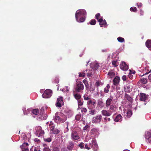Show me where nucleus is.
Masks as SVG:
<instances>
[{
    "label": "nucleus",
    "mask_w": 151,
    "mask_h": 151,
    "mask_svg": "<svg viewBox=\"0 0 151 151\" xmlns=\"http://www.w3.org/2000/svg\"><path fill=\"white\" fill-rule=\"evenodd\" d=\"M94 74V71L93 70H89L88 72L87 73V76L88 77H91Z\"/></svg>",
    "instance_id": "35"
},
{
    "label": "nucleus",
    "mask_w": 151,
    "mask_h": 151,
    "mask_svg": "<svg viewBox=\"0 0 151 151\" xmlns=\"http://www.w3.org/2000/svg\"><path fill=\"white\" fill-rule=\"evenodd\" d=\"M110 88V86L109 84H108L106 87H105L104 89V92L105 93H107L109 92V89Z\"/></svg>",
    "instance_id": "34"
},
{
    "label": "nucleus",
    "mask_w": 151,
    "mask_h": 151,
    "mask_svg": "<svg viewBox=\"0 0 151 151\" xmlns=\"http://www.w3.org/2000/svg\"><path fill=\"white\" fill-rule=\"evenodd\" d=\"M79 76L80 77H84L85 73L83 72L82 73H79Z\"/></svg>",
    "instance_id": "56"
},
{
    "label": "nucleus",
    "mask_w": 151,
    "mask_h": 151,
    "mask_svg": "<svg viewBox=\"0 0 151 151\" xmlns=\"http://www.w3.org/2000/svg\"><path fill=\"white\" fill-rule=\"evenodd\" d=\"M34 150V151H40V148L38 147H35L32 146L30 149V151H33V150Z\"/></svg>",
    "instance_id": "39"
},
{
    "label": "nucleus",
    "mask_w": 151,
    "mask_h": 151,
    "mask_svg": "<svg viewBox=\"0 0 151 151\" xmlns=\"http://www.w3.org/2000/svg\"><path fill=\"white\" fill-rule=\"evenodd\" d=\"M151 71V70H150L149 67L148 66H146L144 67V68L142 70V72L143 73L142 75L141 74H139V76H143L149 73H150Z\"/></svg>",
    "instance_id": "11"
},
{
    "label": "nucleus",
    "mask_w": 151,
    "mask_h": 151,
    "mask_svg": "<svg viewBox=\"0 0 151 151\" xmlns=\"http://www.w3.org/2000/svg\"><path fill=\"white\" fill-rule=\"evenodd\" d=\"M102 116L101 115H98L93 117L92 121L93 123L95 124L99 123L102 119Z\"/></svg>",
    "instance_id": "9"
},
{
    "label": "nucleus",
    "mask_w": 151,
    "mask_h": 151,
    "mask_svg": "<svg viewBox=\"0 0 151 151\" xmlns=\"http://www.w3.org/2000/svg\"><path fill=\"white\" fill-rule=\"evenodd\" d=\"M89 126L86 125L85 127H83V130H86L88 129V128H89Z\"/></svg>",
    "instance_id": "58"
},
{
    "label": "nucleus",
    "mask_w": 151,
    "mask_h": 151,
    "mask_svg": "<svg viewBox=\"0 0 151 151\" xmlns=\"http://www.w3.org/2000/svg\"><path fill=\"white\" fill-rule=\"evenodd\" d=\"M74 96L75 99L78 100L80 99L81 97V95L78 93L74 94Z\"/></svg>",
    "instance_id": "40"
},
{
    "label": "nucleus",
    "mask_w": 151,
    "mask_h": 151,
    "mask_svg": "<svg viewBox=\"0 0 151 151\" xmlns=\"http://www.w3.org/2000/svg\"><path fill=\"white\" fill-rule=\"evenodd\" d=\"M132 114V111L130 109H124V115L126 118H129Z\"/></svg>",
    "instance_id": "8"
},
{
    "label": "nucleus",
    "mask_w": 151,
    "mask_h": 151,
    "mask_svg": "<svg viewBox=\"0 0 151 151\" xmlns=\"http://www.w3.org/2000/svg\"><path fill=\"white\" fill-rule=\"evenodd\" d=\"M52 94L51 90L50 89H47L45 91L42 96L43 98H48L51 96Z\"/></svg>",
    "instance_id": "7"
},
{
    "label": "nucleus",
    "mask_w": 151,
    "mask_h": 151,
    "mask_svg": "<svg viewBox=\"0 0 151 151\" xmlns=\"http://www.w3.org/2000/svg\"><path fill=\"white\" fill-rule=\"evenodd\" d=\"M44 134V132L42 130L41 127L40 126H38L35 132L36 135L38 137H40L43 136Z\"/></svg>",
    "instance_id": "10"
},
{
    "label": "nucleus",
    "mask_w": 151,
    "mask_h": 151,
    "mask_svg": "<svg viewBox=\"0 0 151 151\" xmlns=\"http://www.w3.org/2000/svg\"><path fill=\"white\" fill-rule=\"evenodd\" d=\"M44 140L45 142H50L52 140V139L50 137H48L47 138H44Z\"/></svg>",
    "instance_id": "50"
},
{
    "label": "nucleus",
    "mask_w": 151,
    "mask_h": 151,
    "mask_svg": "<svg viewBox=\"0 0 151 151\" xmlns=\"http://www.w3.org/2000/svg\"><path fill=\"white\" fill-rule=\"evenodd\" d=\"M89 114L93 115L96 114V111L95 110H91L89 112Z\"/></svg>",
    "instance_id": "52"
},
{
    "label": "nucleus",
    "mask_w": 151,
    "mask_h": 151,
    "mask_svg": "<svg viewBox=\"0 0 151 151\" xmlns=\"http://www.w3.org/2000/svg\"><path fill=\"white\" fill-rule=\"evenodd\" d=\"M84 86L81 82H79L77 83V86L76 88L77 91L78 92H81L83 89Z\"/></svg>",
    "instance_id": "13"
},
{
    "label": "nucleus",
    "mask_w": 151,
    "mask_h": 151,
    "mask_svg": "<svg viewBox=\"0 0 151 151\" xmlns=\"http://www.w3.org/2000/svg\"><path fill=\"white\" fill-rule=\"evenodd\" d=\"M112 64L114 67H116L118 66L119 63L117 61L114 60L112 62Z\"/></svg>",
    "instance_id": "42"
},
{
    "label": "nucleus",
    "mask_w": 151,
    "mask_h": 151,
    "mask_svg": "<svg viewBox=\"0 0 151 151\" xmlns=\"http://www.w3.org/2000/svg\"><path fill=\"white\" fill-rule=\"evenodd\" d=\"M90 133L92 136L97 137L99 134V129L96 128H94L91 129Z\"/></svg>",
    "instance_id": "6"
},
{
    "label": "nucleus",
    "mask_w": 151,
    "mask_h": 151,
    "mask_svg": "<svg viewBox=\"0 0 151 151\" xmlns=\"http://www.w3.org/2000/svg\"><path fill=\"white\" fill-rule=\"evenodd\" d=\"M64 112L66 114V116H68V117H71L73 114V112L68 108L65 109Z\"/></svg>",
    "instance_id": "18"
},
{
    "label": "nucleus",
    "mask_w": 151,
    "mask_h": 151,
    "mask_svg": "<svg viewBox=\"0 0 151 151\" xmlns=\"http://www.w3.org/2000/svg\"><path fill=\"white\" fill-rule=\"evenodd\" d=\"M120 69L124 70L127 71L129 68L128 65L126 64L124 62H122L120 65Z\"/></svg>",
    "instance_id": "14"
},
{
    "label": "nucleus",
    "mask_w": 151,
    "mask_h": 151,
    "mask_svg": "<svg viewBox=\"0 0 151 151\" xmlns=\"http://www.w3.org/2000/svg\"><path fill=\"white\" fill-rule=\"evenodd\" d=\"M144 12L141 9L140 10V14L141 15H143L144 14Z\"/></svg>",
    "instance_id": "62"
},
{
    "label": "nucleus",
    "mask_w": 151,
    "mask_h": 151,
    "mask_svg": "<svg viewBox=\"0 0 151 151\" xmlns=\"http://www.w3.org/2000/svg\"><path fill=\"white\" fill-rule=\"evenodd\" d=\"M131 74H129L128 75V77L130 79H132L133 77V76L131 75Z\"/></svg>",
    "instance_id": "63"
},
{
    "label": "nucleus",
    "mask_w": 151,
    "mask_h": 151,
    "mask_svg": "<svg viewBox=\"0 0 151 151\" xmlns=\"http://www.w3.org/2000/svg\"><path fill=\"white\" fill-rule=\"evenodd\" d=\"M90 67L93 70H96L99 67V63L97 62H94L90 64Z\"/></svg>",
    "instance_id": "19"
},
{
    "label": "nucleus",
    "mask_w": 151,
    "mask_h": 151,
    "mask_svg": "<svg viewBox=\"0 0 151 151\" xmlns=\"http://www.w3.org/2000/svg\"><path fill=\"white\" fill-rule=\"evenodd\" d=\"M83 82L85 84L86 87H87V86L88 85V82L87 81L85 80H84L83 81Z\"/></svg>",
    "instance_id": "57"
},
{
    "label": "nucleus",
    "mask_w": 151,
    "mask_h": 151,
    "mask_svg": "<svg viewBox=\"0 0 151 151\" xmlns=\"http://www.w3.org/2000/svg\"><path fill=\"white\" fill-rule=\"evenodd\" d=\"M104 104L103 102L100 100H98V105L100 107H102L104 106Z\"/></svg>",
    "instance_id": "37"
},
{
    "label": "nucleus",
    "mask_w": 151,
    "mask_h": 151,
    "mask_svg": "<svg viewBox=\"0 0 151 151\" xmlns=\"http://www.w3.org/2000/svg\"><path fill=\"white\" fill-rule=\"evenodd\" d=\"M147 96L145 93H141L140 96V100L142 101H145L147 99Z\"/></svg>",
    "instance_id": "24"
},
{
    "label": "nucleus",
    "mask_w": 151,
    "mask_h": 151,
    "mask_svg": "<svg viewBox=\"0 0 151 151\" xmlns=\"http://www.w3.org/2000/svg\"><path fill=\"white\" fill-rule=\"evenodd\" d=\"M149 79L151 81V74H150L148 77Z\"/></svg>",
    "instance_id": "64"
},
{
    "label": "nucleus",
    "mask_w": 151,
    "mask_h": 151,
    "mask_svg": "<svg viewBox=\"0 0 151 151\" xmlns=\"http://www.w3.org/2000/svg\"><path fill=\"white\" fill-rule=\"evenodd\" d=\"M145 45L151 51V40H148L145 42Z\"/></svg>",
    "instance_id": "30"
},
{
    "label": "nucleus",
    "mask_w": 151,
    "mask_h": 151,
    "mask_svg": "<svg viewBox=\"0 0 151 151\" xmlns=\"http://www.w3.org/2000/svg\"><path fill=\"white\" fill-rule=\"evenodd\" d=\"M63 105V97L62 96H59L57 99V102L56 104V106L57 107H60Z\"/></svg>",
    "instance_id": "12"
},
{
    "label": "nucleus",
    "mask_w": 151,
    "mask_h": 151,
    "mask_svg": "<svg viewBox=\"0 0 151 151\" xmlns=\"http://www.w3.org/2000/svg\"><path fill=\"white\" fill-rule=\"evenodd\" d=\"M44 151H51V150L49 148L45 147L44 149Z\"/></svg>",
    "instance_id": "60"
},
{
    "label": "nucleus",
    "mask_w": 151,
    "mask_h": 151,
    "mask_svg": "<svg viewBox=\"0 0 151 151\" xmlns=\"http://www.w3.org/2000/svg\"><path fill=\"white\" fill-rule=\"evenodd\" d=\"M28 144L27 143H24L20 146L22 151H29L28 149Z\"/></svg>",
    "instance_id": "17"
},
{
    "label": "nucleus",
    "mask_w": 151,
    "mask_h": 151,
    "mask_svg": "<svg viewBox=\"0 0 151 151\" xmlns=\"http://www.w3.org/2000/svg\"><path fill=\"white\" fill-rule=\"evenodd\" d=\"M84 99L85 100H88L90 99V96L86 93L83 96Z\"/></svg>",
    "instance_id": "36"
},
{
    "label": "nucleus",
    "mask_w": 151,
    "mask_h": 151,
    "mask_svg": "<svg viewBox=\"0 0 151 151\" xmlns=\"http://www.w3.org/2000/svg\"><path fill=\"white\" fill-rule=\"evenodd\" d=\"M120 80L119 77L118 76H116L115 78L113 80V81L114 84L116 86L118 85Z\"/></svg>",
    "instance_id": "26"
},
{
    "label": "nucleus",
    "mask_w": 151,
    "mask_h": 151,
    "mask_svg": "<svg viewBox=\"0 0 151 151\" xmlns=\"http://www.w3.org/2000/svg\"><path fill=\"white\" fill-rule=\"evenodd\" d=\"M74 146L73 142L72 141L69 142L67 145V148L70 150H72Z\"/></svg>",
    "instance_id": "32"
},
{
    "label": "nucleus",
    "mask_w": 151,
    "mask_h": 151,
    "mask_svg": "<svg viewBox=\"0 0 151 151\" xmlns=\"http://www.w3.org/2000/svg\"><path fill=\"white\" fill-rule=\"evenodd\" d=\"M71 137L73 140H78L79 138L77 133L75 131L72 132Z\"/></svg>",
    "instance_id": "20"
},
{
    "label": "nucleus",
    "mask_w": 151,
    "mask_h": 151,
    "mask_svg": "<svg viewBox=\"0 0 151 151\" xmlns=\"http://www.w3.org/2000/svg\"><path fill=\"white\" fill-rule=\"evenodd\" d=\"M130 10L132 12H136L137 10V8L135 7H132L130 8Z\"/></svg>",
    "instance_id": "48"
},
{
    "label": "nucleus",
    "mask_w": 151,
    "mask_h": 151,
    "mask_svg": "<svg viewBox=\"0 0 151 151\" xmlns=\"http://www.w3.org/2000/svg\"><path fill=\"white\" fill-rule=\"evenodd\" d=\"M113 101V97L111 96H110L107 99L106 101V107H108L112 104Z\"/></svg>",
    "instance_id": "21"
},
{
    "label": "nucleus",
    "mask_w": 151,
    "mask_h": 151,
    "mask_svg": "<svg viewBox=\"0 0 151 151\" xmlns=\"http://www.w3.org/2000/svg\"><path fill=\"white\" fill-rule=\"evenodd\" d=\"M103 85V84L102 83L99 81H97L95 83V86L97 87L102 86Z\"/></svg>",
    "instance_id": "46"
},
{
    "label": "nucleus",
    "mask_w": 151,
    "mask_h": 151,
    "mask_svg": "<svg viewBox=\"0 0 151 151\" xmlns=\"http://www.w3.org/2000/svg\"><path fill=\"white\" fill-rule=\"evenodd\" d=\"M109 106V112H111V114L116 111V108L115 104H112L110 105Z\"/></svg>",
    "instance_id": "22"
},
{
    "label": "nucleus",
    "mask_w": 151,
    "mask_h": 151,
    "mask_svg": "<svg viewBox=\"0 0 151 151\" xmlns=\"http://www.w3.org/2000/svg\"><path fill=\"white\" fill-rule=\"evenodd\" d=\"M122 79L124 81H125L126 80V79H127V77H126V76H125V75H124L122 76Z\"/></svg>",
    "instance_id": "59"
},
{
    "label": "nucleus",
    "mask_w": 151,
    "mask_h": 151,
    "mask_svg": "<svg viewBox=\"0 0 151 151\" xmlns=\"http://www.w3.org/2000/svg\"><path fill=\"white\" fill-rule=\"evenodd\" d=\"M81 114H79L77 115L75 117V118L76 120H79L81 119Z\"/></svg>",
    "instance_id": "43"
},
{
    "label": "nucleus",
    "mask_w": 151,
    "mask_h": 151,
    "mask_svg": "<svg viewBox=\"0 0 151 151\" xmlns=\"http://www.w3.org/2000/svg\"><path fill=\"white\" fill-rule=\"evenodd\" d=\"M96 100L94 99L90 100L88 101L87 106L89 109L94 108L96 106Z\"/></svg>",
    "instance_id": "5"
},
{
    "label": "nucleus",
    "mask_w": 151,
    "mask_h": 151,
    "mask_svg": "<svg viewBox=\"0 0 151 151\" xmlns=\"http://www.w3.org/2000/svg\"><path fill=\"white\" fill-rule=\"evenodd\" d=\"M22 110L24 115H27L29 113L32 111L31 108L27 109H26V108L25 107H23Z\"/></svg>",
    "instance_id": "28"
},
{
    "label": "nucleus",
    "mask_w": 151,
    "mask_h": 151,
    "mask_svg": "<svg viewBox=\"0 0 151 151\" xmlns=\"http://www.w3.org/2000/svg\"><path fill=\"white\" fill-rule=\"evenodd\" d=\"M145 138L147 142L151 143V132H145Z\"/></svg>",
    "instance_id": "15"
},
{
    "label": "nucleus",
    "mask_w": 151,
    "mask_h": 151,
    "mask_svg": "<svg viewBox=\"0 0 151 151\" xmlns=\"http://www.w3.org/2000/svg\"><path fill=\"white\" fill-rule=\"evenodd\" d=\"M99 22V25L101 27H105L106 26L107 23L106 20H103L102 17L100 18L98 21Z\"/></svg>",
    "instance_id": "16"
},
{
    "label": "nucleus",
    "mask_w": 151,
    "mask_h": 151,
    "mask_svg": "<svg viewBox=\"0 0 151 151\" xmlns=\"http://www.w3.org/2000/svg\"><path fill=\"white\" fill-rule=\"evenodd\" d=\"M132 90V88L130 84H127L124 87V90L125 92L129 93Z\"/></svg>",
    "instance_id": "25"
},
{
    "label": "nucleus",
    "mask_w": 151,
    "mask_h": 151,
    "mask_svg": "<svg viewBox=\"0 0 151 151\" xmlns=\"http://www.w3.org/2000/svg\"><path fill=\"white\" fill-rule=\"evenodd\" d=\"M78 106H81L83 104V101L82 99H79L78 100Z\"/></svg>",
    "instance_id": "44"
},
{
    "label": "nucleus",
    "mask_w": 151,
    "mask_h": 151,
    "mask_svg": "<svg viewBox=\"0 0 151 151\" xmlns=\"http://www.w3.org/2000/svg\"><path fill=\"white\" fill-rule=\"evenodd\" d=\"M101 17H100V14L99 13H97L95 15V18L96 19H97L98 20L99 19V17H100V18Z\"/></svg>",
    "instance_id": "51"
},
{
    "label": "nucleus",
    "mask_w": 151,
    "mask_h": 151,
    "mask_svg": "<svg viewBox=\"0 0 151 151\" xmlns=\"http://www.w3.org/2000/svg\"><path fill=\"white\" fill-rule=\"evenodd\" d=\"M46 124L48 130L50 131V133L54 134H57L59 133V130L55 128V125L52 122H47Z\"/></svg>",
    "instance_id": "3"
},
{
    "label": "nucleus",
    "mask_w": 151,
    "mask_h": 151,
    "mask_svg": "<svg viewBox=\"0 0 151 151\" xmlns=\"http://www.w3.org/2000/svg\"><path fill=\"white\" fill-rule=\"evenodd\" d=\"M86 12L84 9H80L76 12L75 17L76 21L79 23L83 22L86 17Z\"/></svg>",
    "instance_id": "1"
},
{
    "label": "nucleus",
    "mask_w": 151,
    "mask_h": 151,
    "mask_svg": "<svg viewBox=\"0 0 151 151\" xmlns=\"http://www.w3.org/2000/svg\"><path fill=\"white\" fill-rule=\"evenodd\" d=\"M122 120V117L120 114H118L114 119V121L116 122H120Z\"/></svg>",
    "instance_id": "29"
},
{
    "label": "nucleus",
    "mask_w": 151,
    "mask_h": 151,
    "mask_svg": "<svg viewBox=\"0 0 151 151\" xmlns=\"http://www.w3.org/2000/svg\"><path fill=\"white\" fill-rule=\"evenodd\" d=\"M141 82L143 84H145L147 82V79L146 78H142L140 80Z\"/></svg>",
    "instance_id": "45"
},
{
    "label": "nucleus",
    "mask_w": 151,
    "mask_h": 151,
    "mask_svg": "<svg viewBox=\"0 0 151 151\" xmlns=\"http://www.w3.org/2000/svg\"><path fill=\"white\" fill-rule=\"evenodd\" d=\"M67 119V117L63 113L57 112L54 118V121L57 123L65 122Z\"/></svg>",
    "instance_id": "2"
},
{
    "label": "nucleus",
    "mask_w": 151,
    "mask_h": 151,
    "mask_svg": "<svg viewBox=\"0 0 151 151\" xmlns=\"http://www.w3.org/2000/svg\"><path fill=\"white\" fill-rule=\"evenodd\" d=\"M96 21L94 19H93L89 23L91 24L94 25L96 24Z\"/></svg>",
    "instance_id": "49"
},
{
    "label": "nucleus",
    "mask_w": 151,
    "mask_h": 151,
    "mask_svg": "<svg viewBox=\"0 0 151 151\" xmlns=\"http://www.w3.org/2000/svg\"><path fill=\"white\" fill-rule=\"evenodd\" d=\"M101 113L103 115L105 116H109L111 115V112L106 110H103L101 111Z\"/></svg>",
    "instance_id": "27"
},
{
    "label": "nucleus",
    "mask_w": 151,
    "mask_h": 151,
    "mask_svg": "<svg viewBox=\"0 0 151 151\" xmlns=\"http://www.w3.org/2000/svg\"><path fill=\"white\" fill-rule=\"evenodd\" d=\"M62 91L63 92H68L69 91V88L68 87L66 86L63 88Z\"/></svg>",
    "instance_id": "47"
},
{
    "label": "nucleus",
    "mask_w": 151,
    "mask_h": 151,
    "mask_svg": "<svg viewBox=\"0 0 151 151\" xmlns=\"http://www.w3.org/2000/svg\"><path fill=\"white\" fill-rule=\"evenodd\" d=\"M31 137V134L30 133H28L27 134H22V138L24 140H29V138Z\"/></svg>",
    "instance_id": "23"
},
{
    "label": "nucleus",
    "mask_w": 151,
    "mask_h": 151,
    "mask_svg": "<svg viewBox=\"0 0 151 151\" xmlns=\"http://www.w3.org/2000/svg\"><path fill=\"white\" fill-rule=\"evenodd\" d=\"M136 5L138 8H140L142 6V4L141 3H137Z\"/></svg>",
    "instance_id": "53"
},
{
    "label": "nucleus",
    "mask_w": 151,
    "mask_h": 151,
    "mask_svg": "<svg viewBox=\"0 0 151 151\" xmlns=\"http://www.w3.org/2000/svg\"><path fill=\"white\" fill-rule=\"evenodd\" d=\"M129 74H134L135 73V71H131V70H129Z\"/></svg>",
    "instance_id": "61"
},
{
    "label": "nucleus",
    "mask_w": 151,
    "mask_h": 151,
    "mask_svg": "<svg viewBox=\"0 0 151 151\" xmlns=\"http://www.w3.org/2000/svg\"><path fill=\"white\" fill-rule=\"evenodd\" d=\"M32 113L35 115H37L39 113V111L37 109H35L32 110Z\"/></svg>",
    "instance_id": "38"
},
{
    "label": "nucleus",
    "mask_w": 151,
    "mask_h": 151,
    "mask_svg": "<svg viewBox=\"0 0 151 151\" xmlns=\"http://www.w3.org/2000/svg\"><path fill=\"white\" fill-rule=\"evenodd\" d=\"M84 144L83 143L81 142V143L79 145V146L81 149L84 148Z\"/></svg>",
    "instance_id": "54"
},
{
    "label": "nucleus",
    "mask_w": 151,
    "mask_h": 151,
    "mask_svg": "<svg viewBox=\"0 0 151 151\" xmlns=\"http://www.w3.org/2000/svg\"><path fill=\"white\" fill-rule=\"evenodd\" d=\"M92 147L94 151H97L98 149V146L95 139L92 140L91 143L86 144L85 145V148L87 150H89Z\"/></svg>",
    "instance_id": "4"
},
{
    "label": "nucleus",
    "mask_w": 151,
    "mask_h": 151,
    "mask_svg": "<svg viewBox=\"0 0 151 151\" xmlns=\"http://www.w3.org/2000/svg\"><path fill=\"white\" fill-rule=\"evenodd\" d=\"M117 40L119 42L121 43L123 42H124V39L121 37H118L117 38Z\"/></svg>",
    "instance_id": "41"
},
{
    "label": "nucleus",
    "mask_w": 151,
    "mask_h": 151,
    "mask_svg": "<svg viewBox=\"0 0 151 151\" xmlns=\"http://www.w3.org/2000/svg\"><path fill=\"white\" fill-rule=\"evenodd\" d=\"M115 76V73L113 70L110 71L108 73V77L112 78Z\"/></svg>",
    "instance_id": "31"
},
{
    "label": "nucleus",
    "mask_w": 151,
    "mask_h": 151,
    "mask_svg": "<svg viewBox=\"0 0 151 151\" xmlns=\"http://www.w3.org/2000/svg\"><path fill=\"white\" fill-rule=\"evenodd\" d=\"M87 111V109L86 108H83L81 109V111L82 112H86Z\"/></svg>",
    "instance_id": "55"
},
{
    "label": "nucleus",
    "mask_w": 151,
    "mask_h": 151,
    "mask_svg": "<svg viewBox=\"0 0 151 151\" xmlns=\"http://www.w3.org/2000/svg\"><path fill=\"white\" fill-rule=\"evenodd\" d=\"M125 97L127 99L128 101L130 102L131 103L133 99L129 95L126 94L125 95Z\"/></svg>",
    "instance_id": "33"
}]
</instances>
